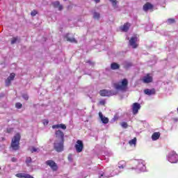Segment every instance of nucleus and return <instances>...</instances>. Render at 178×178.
<instances>
[{"label": "nucleus", "instance_id": "1", "mask_svg": "<svg viewBox=\"0 0 178 178\" xmlns=\"http://www.w3.org/2000/svg\"><path fill=\"white\" fill-rule=\"evenodd\" d=\"M126 168V161H122L118 163V168L114 169L113 167H109L106 168L104 172H101L99 173L100 177H113V176H116L119 175V173H122L123 170Z\"/></svg>", "mask_w": 178, "mask_h": 178}, {"label": "nucleus", "instance_id": "2", "mask_svg": "<svg viewBox=\"0 0 178 178\" xmlns=\"http://www.w3.org/2000/svg\"><path fill=\"white\" fill-rule=\"evenodd\" d=\"M55 136L54 149L57 152H62L65 143V134L60 130H57L56 131Z\"/></svg>", "mask_w": 178, "mask_h": 178}, {"label": "nucleus", "instance_id": "3", "mask_svg": "<svg viewBox=\"0 0 178 178\" xmlns=\"http://www.w3.org/2000/svg\"><path fill=\"white\" fill-rule=\"evenodd\" d=\"M135 167L132 168V170H136V173H141V172H146L147 167L145 166V161L143 159L135 160L134 161Z\"/></svg>", "mask_w": 178, "mask_h": 178}, {"label": "nucleus", "instance_id": "4", "mask_svg": "<svg viewBox=\"0 0 178 178\" xmlns=\"http://www.w3.org/2000/svg\"><path fill=\"white\" fill-rule=\"evenodd\" d=\"M129 86V81L127 79H124L121 81L114 83V88L117 90V91H122L124 92L127 90V86Z\"/></svg>", "mask_w": 178, "mask_h": 178}, {"label": "nucleus", "instance_id": "5", "mask_svg": "<svg viewBox=\"0 0 178 178\" xmlns=\"http://www.w3.org/2000/svg\"><path fill=\"white\" fill-rule=\"evenodd\" d=\"M19 145H20V134H17L12 139L11 148L14 151H17L19 149Z\"/></svg>", "mask_w": 178, "mask_h": 178}, {"label": "nucleus", "instance_id": "6", "mask_svg": "<svg viewBox=\"0 0 178 178\" xmlns=\"http://www.w3.org/2000/svg\"><path fill=\"white\" fill-rule=\"evenodd\" d=\"M166 159L170 163H177L178 162V154L175 151H171L168 152L166 156Z\"/></svg>", "mask_w": 178, "mask_h": 178}, {"label": "nucleus", "instance_id": "7", "mask_svg": "<svg viewBox=\"0 0 178 178\" xmlns=\"http://www.w3.org/2000/svg\"><path fill=\"white\" fill-rule=\"evenodd\" d=\"M99 94L102 97H112V95H116V94H118V92L103 90H100Z\"/></svg>", "mask_w": 178, "mask_h": 178}, {"label": "nucleus", "instance_id": "8", "mask_svg": "<svg viewBox=\"0 0 178 178\" xmlns=\"http://www.w3.org/2000/svg\"><path fill=\"white\" fill-rule=\"evenodd\" d=\"M46 165L47 166H49V168H51V169H52L54 172H56V170H58V165L56 164V163H55V161L52 160L47 161Z\"/></svg>", "mask_w": 178, "mask_h": 178}, {"label": "nucleus", "instance_id": "9", "mask_svg": "<svg viewBox=\"0 0 178 178\" xmlns=\"http://www.w3.org/2000/svg\"><path fill=\"white\" fill-rule=\"evenodd\" d=\"M138 40V39L136 35L132 36L129 39V44L130 45V47H131L134 49L137 48V47H138V44H137Z\"/></svg>", "mask_w": 178, "mask_h": 178}, {"label": "nucleus", "instance_id": "10", "mask_svg": "<svg viewBox=\"0 0 178 178\" xmlns=\"http://www.w3.org/2000/svg\"><path fill=\"white\" fill-rule=\"evenodd\" d=\"M84 148V145L83 144V141L81 140H77L76 144L75 145V149L76 152L80 153L81 151H83V149Z\"/></svg>", "mask_w": 178, "mask_h": 178}, {"label": "nucleus", "instance_id": "11", "mask_svg": "<svg viewBox=\"0 0 178 178\" xmlns=\"http://www.w3.org/2000/svg\"><path fill=\"white\" fill-rule=\"evenodd\" d=\"M141 109V105L138 103H134L132 105V112L134 115H137L138 113V111Z\"/></svg>", "mask_w": 178, "mask_h": 178}, {"label": "nucleus", "instance_id": "12", "mask_svg": "<svg viewBox=\"0 0 178 178\" xmlns=\"http://www.w3.org/2000/svg\"><path fill=\"white\" fill-rule=\"evenodd\" d=\"M99 118L104 124H108V123H109V119L104 116V114H102V112L99 113Z\"/></svg>", "mask_w": 178, "mask_h": 178}, {"label": "nucleus", "instance_id": "13", "mask_svg": "<svg viewBox=\"0 0 178 178\" xmlns=\"http://www.w3.org/2000/svg\"><path fill=\"white\" fill-rule=\"evenodd\" d=\"M15 176L16 177H19V178H35L34 177L24 172L16 174Z\"/></svg>", "mask_w": 178, "mask_h": 178}, {"label": "nucleus", "instance_id": "14", "mask_svg": "<svg viewBox=\"0 0 178 178\" xmlns=\"http://www.w3.org/2000/svg\"><path fill=\"white\" fill-rule=\"evenodd\" d=\"M143 83L148 84V83H152V76H149V74H147L143 78Z\"/></svg>", "mask_w": 178, "mask_h": 178}, {"label": "nucleus", "instance_id": "15", "mask_svg": "<svg viewBox=\"0 0 178 178\" xmlns=\"http://www.w3.org/2000/svg\"><path fill=\"white\" fill-rule=\"evenodd\" d=\"M144 92L146 95H155V90L154 88L152 89H145L144 90Z\"/></svg>", "mask_w": 178, "mask_h": 178}, {"label": "nucleus", "instance_id": "16", "mask_svg": "<svg viewBox=\"0 0 178 178\" xmlns=\"http://www.w3.org/2000/svg\"><path fill=\"white\" fill-rule=\"evenodd\" d=\"M109 2H111L113 9L116 10L119 8V5H118V3H119V2L118 1V0H108Z\"/></svg>", "mask_w": 178, "mask_h": 178}, {"label": "nucleus", "instance_id": "17", "mask_svg": "<svg viewBox=\"0 0 178 178\" xmlns=\"http://www.w3.org/2000/svg\"><path fill=\"white\" fill-rule=\"evenodd\" d=\"M152 8H154V6H152V4L147 3L143 6V10H145V12H147V10H151Z\"/></svg>", "mask_w": 178, "mask_h": 178}, {"label": "nucleus", "instance_id": "18", "mask_svg": "<svg viewBox=\"0 0 178 178\" xmlns=\"http://www.w3.org/2000/svg\"><path fill=\"white\" fill-rule=\"evenodd\" d=\"M161 137V133L159 132H154L152 136V140L153 141H156V140H159Z\"/></svg>", "mask_w": 178, "mask_h": 178}, {"label": "nucleus", "instance_id": "19", "mask_svg": "<svg viewBox=\"0 0 178 178\" xmlns=\"http://www.w3.org/2000/svg\"><path fill=\"white\" fill-rule=\"evenodd\" d=\"M129 29H130V24L129 23H126L122 26L120 27V30H122L124 33L129 31Z\"/></svg>", "mask_w": 178, "mask_h": 178}, {"label": "nucleus", "instance_id": "20", "mask_svg": "<svg viewBox=\"0 0 178 178\" xmlns=\"http://www.w3.org/2000/svg\"><path fill=\"white\" fill-rule=\"evenodd\" d=\"M52 129H62L63 130H66V125L64 124H56L52 126Z\"/></svg>", "mask_w": 178, "mask_h": 178}, {"label": "nucleus", "instance_id": "21", "mask_svg": "<svg viewBox=\"0 0 178 178\" xmlns=\"http://www.w3.org/2000/svg\"><path fill=\"white\" fill-rule=\"evenodd\" d=\"M53 6H54V8H58V10H62V9H63V6L60 5V3H59V1L54 2Z\"/></svg>", "mask_w": 178, "mask_h": 178}, {"label": "nucleus", "instance_id": "22", "mask_svg": "<svg viewBox=\"0 0 178 178\" xmlns=\"http://www.w3.org/2000/svg\"><path fill=\"white\" fill-rule=\"evenodd\" d=\"M29 151L32 153L34 154L35 152L38 153L40 152V148L38 147H35L34 146H31V147H29Z\"/></svg>", "mask_w": 178, "mask_h": 178}, {"label": "nucleus", "instance_id": "23", "mask_svg": "<svg viewBox=\"0 0 178 178\" xmlns=\"http://www.w3.org/2000/svg\"><path fill=\"white\" fill-rule=\"evenodd\" d=\"M19 42H20V39L19 38V37H14L11 40L12 45H13L15 44H19Z\"/></svg>", "mask_w": 178, "mask_h": 178}, {"label": "nucleus", "instance_id": "24", "mask_svg": "<svg viewBox=\"0 0 178 178\" xmlns=\"http://www.w3.org/2000/svg\"><path fill=\"white\" fill-rule=\"evenodd\" d=\"M129 145H131V147H136V145H137V138H134V139L131 140L129 141Z\"/></svg>", "mask_w": 178, "mask_h": 178}, {"label": "nucleus", "instance_id": "25", "mask_svg": "<svg viewBox=\"0 0 178 178\" xmlns=\"http://www.w3.org/2000/svg\"><path fill=\"white\" fill-rule=\"evenodd\" d=\"M119 67H120V65H119V64H118L116 63H113L111 65V68L113 70H116L119 69Z\"/></svg>", "mask_w": 178, "mask_h": 178}, {"label": "nucleus", "instance_id": "26", "mask_svg": "<svg viewBox=\"0 0 178 178\" xmlns=\"http://www.w3.org/2000/svg\"><path fill=\"white\" fill-rule=\"evenodd\" d=\"M100 16L101 15H100L99 13H97V12L93 13V19L98 20L99 19Z\"/></svg>", "mask_w": 178, "mask_h": 178}, {"label": "nucleus", "instance_id": "27", "mask_svg": "<svg viewBox=\"0 0 178 178\" xmlns=\"http://www.w3.org/2000/svg\"><path fill=\"white\" fill-rule=\"evenodd\" d=\"M166 23L167 24H173L174 23H175V20L173 18H170L166 20Z\"/></svg>", "mask_w": 178, "mask_h": 178}, {"label": "nucleus", "instance_id": "28", "mask_svg": "<svg viewBox=\"0 0 178 178\" xmlns=\"http://www.w3.org/2000/svg\"><path fill=\"white\" fill-rule=\"evenodd\" d=\"M15 76H16L15 73H11L7 79L10 80L11 81H13V80H15Z\"/></svg>", "mask_w": 178, "mask_h": 178}, {"label": "nucleus", "instance_id": "29", "mask_svg": "<svg viewBox=\"0 0 178 178\" xmlns=\"http://www.w3.org/2000/svg\"><path fill=\"white\" fill-rule=\"evenodd\" d=\"M10 84H12V81L7 78V79L6 80V86L9 87Z\"/></svg>", "mask_w": 178, "mask_h": 178}, {"label": "nucleus", "instance_id": "30", "mask_svg": "<svg viewBox=\"0 0 178 178\" xmlns=\"http://www.w3.org/2000/svg\"><path fill=\"white\" fill-rule=\"evenodd\" d=\"M132 66L133 64H131V63L127 62L124 64V67H126V69H129V67H131Z\"/></svg>", "mask_w": 178, "mask_h": 178}, {"label": "nucleus", "instance_id": "31", "mask_svg": "<svg viewBox=\"0 0 178 178\" xmlns=\"http://www.w3.org/2000/svg\"><path fill=\"white\" fill-rule=\"evenodd\" d=\"M23 106V104H22L21 103H16L15 104V107L17 108V109H22Z\"/></svg>", "mask_w": 178, "mask_h": 178}, {"label": "nucleus", "instance_id": "32", "mask_svg": "<svg viewBox=\"0 0 178 178\" xmlns=\"http://www.w3.org/2000/svg\"><path fill=\"white\" fill-rule=\"evenodd\" d=\"M121 126H122V127H123L124 129H127V122H122V123H121Z\"/></svg>", "mask_w": 178, "mask_h": 178}, {"label": "nucleus", "instance_id": "33", "mask_svg": "<svg viewBox=\"0 0 178 178\" xmlns=\"http://www.w3.org/2000/svg\"><path fill=\"white\" fill-rule=\"evenodd\" d=\"M67 41H70V42H77V41H76V39H74V38H67Z\"/></svg>", "mask_w": 178, "mask_h": 178}, {"label": "nucleus", "instance_id": "34", "mask_svg": "<svg viewBox=\"0 0 178 178\" xmlns=\"http://www.w3.org/2000/svg\"><path fill=\"white\" fill-rule=\"evenodd\" d=\"M26 163L27 165H30L31 163V157H27L26 160Z\"/></svg>", "mask_w": 178, "mask_h": 178}, {"label": "nucleus", "instance_id": "35", "mask_svg": "<svg viewBox=\"0 0 178 178\" xmlns=\"http://www.w3.org/2000/svg\"><path fill=\"white\" fill-rule=\"evenodd\" d=\"M42 123H43L44 126H47L49 123V121L47 119H44L42 120Z\"/></svg>", "mask_w": 178, "mask_h": 178}, {"label": "nucleus", "instance_id": "36", "mask_svg": "<svg viewBox=\"0 0 178 178\" xmlns=\"http://www.w3.org/2000/svg\"><path fill=\"white\" fill-rule=\"evenodd\" d=\"M22 97L24 98V99H25V101L29 100V95L24 94L22 95Z\"/></svg>", "mask_w": 178, "mask_h": 178}, {"label": "nucleus", "instance_id": "37", "mask_svg": "<svg viewBox=\"0 0 178 178\" xmlns=\"http://www.w3.org/2000/svg\"><path fill=\"white\" fill-rule=\"evenodd\" d=\"M35 15H37V11L35 10H33V11H31V15L34 17L35 16Z\"/></svg>", "mask_w": 178, "mask_h": 178}, {"label": "nucleus", "instance_id": "38", "mask_svg": "<svg viewBox=\"0 0 178 178\" xmlns=\"http://www.w3.org/2000/svg\"><path fill=\"white\" fill-rule=\"evenodd\" d=\"M68 161H69L70 162H72L73 159L72 158V154H70V155L68 156Z\"/></svg>", "mask_w": 178, "mask_h": 178}, {"label": "nucleus", "instance_id": "39", "mask_svg": "<svg viewBox=\"0 0 178 178\" xmlns=\"http://www.w3.org/2000/svg\"><path fill=\"white\" fill-rule=\"evenodd\" d=\"M86 63H89L90 66H94V63L91 62V60L86 61Z\"/></svg>", "mask_w": 178, "mask_h": 178}, {"label": "nucleus", "instance_id": "40", "mask_svg": "<svg viewBox=\"0 0 178 178\" xmlns=\"http://www.w3.org/2000/svg\"><path fill=\"white\" fill-rule=\"evenodd\" d=\"M12 131H13V129H12V128H8L7 129V132L8 133H12Z\"/></svg>", "mask_w": 178, "mask_h": 178}, {"label": "nucleus", "instance_id": "41", "mask_svg": "<svg viewBox=\"0 0 178 178\" xmlns=\"http://www.w3.org/2000/svg\"><path fill=\"white\" fill-rule=\"evenodd\" d=\"M100 105H105V100H101L99 102Z\"/></svg>", "mask_w": 178, "mask_h": 178}, {"label": "nucleus", "instance_id": "42", "mask_svg": "<svg viewBox=\"0 0 178 178\" xmlns=\"http://www.w3.org/2000/svg\"><path fill=\"white\" fill-rule=\"evenodd\" d=\"M3 97H5V94L4 93H1L0 94V98H3Z\"/></svg>", "mask_w": 178, "mask_h": 178}, {"label": "nucleus", "instance_id": "43", "mask_svg": "<svg viewBox=\"0 0 178 178\" xmlns=\"http://www.w3.org/2000/svg\"><path fill=\"white\" fill-rule=\"evenodd\" d=\"M152 29V26H151L150 29H148V26L146 27V30H147V31H149V30H151Z\"/></svg>", "mask_w": 178, "mask_h": 178}, {"label": "nucleus", "instance_id": "44", "mask_svg": "<svg viewBox=\"0 0 178 178\" xmlns=\"http://www.w3.org/2000/svg\"><path fill=\"white\" fill-rule=\"evenodd\" d=\"M101 0H95V2H96V3H98V2H99Z\"/></svg>", "mask_w": 178, "mask_h": 178}, {"label": "nucleus", "instance_id": "45", "mask_svg": "<svg viewBox=\"0 0 178 178\" xmlns=\"http://www.w3.org/2000/svg\"><path fill=\"white\" fill-rule=\"evenodd\" d=\"M15 160H16V159H15V158L12 159L13 162H15Z\"/></svg>", "mask_w": 178, "mask_h": 178}, {"label": "nucleus", "instance_id": "46", "mask_svg": "<svg viewBox=\"0 0 178 178\" xmlns=\"http://www.w3.org/2000/svg\"><path fill=\"white\" fill-rule=\"evenodd\" d=\"M127 39H128V40H129V38H127Z\"/></svg>", "mask_w": 178, "mask_h": 178}, {"label": "nucleus", "instance_id": "47", "mask_svg": "<svg viewBox=\"0 0 178 178\" xmlns=\"http://www.w3.org/2000/svg\"><path fill=\"white\" fill-rule=\"evenodd\" d=\"M0 170H1V167H0Z\"/></svg>", "mask_w": 178, "mask_h": 178}, {"label": "nucleus", "instance_id": "48", "mask_svg": "<svg viewBox=\"0 0 178 178\" xmlns=\"http://www.w3.org/2000/svg\"><path fill=\"white\" fill-rule=\"evenodd\" d=\"M64 1H66V0H64Z\"/></svg>", "mask_w": 178, "mask_h": 178}]
</instances>
